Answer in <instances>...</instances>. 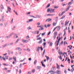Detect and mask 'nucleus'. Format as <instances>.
<instances>
[{"mask_svg": "<svg viewBox=\"0 0 74 74\" xmlns=\"http://www.w3.org/2000/svg\"><path fill=\"white\" fill-rule=\"evenodd\" d=\"M37 27H40V29H39V30H44V28L42 27H43V25H40V26H38Z\"/></svg>", "mask_w": 74, "mask_h": 74, "instance_id": "f257e3e1", "label": "nucleus"}, {"mask_svg": "<svg viewBox=\"0 0 74 74\" xmlns=\"http://www.w3.org/2000/svg\"><path fill=\"white\" fill-rule=\"evenodd\" d=\"M14 34V33H11L8 36H6V38H10V37L12 36V35H13Z\"/></svg>", "mask_w": 74, "mask_h": 74, "instance_id": "f03ea898", "label": "nucleus"}, {"mask_svg": "<svg viewBox=\"0 0 74 74\" xmlns=\"http://www.w3.org/2000/svg\"><path fill=\"white\" fill-rule=\"evenodd\" d=\"M50 13H53L55 12V9H50Z\"/></svg>", "mask_w": 74, "mask_h": 74, "instance_id": "7ed1b4c3", "label": "nucleus"}, {"mask_svg": "<svg viewBox=\"0 0 74 74\" xmlns=\"http://www.w3.org/2000/svg\"><path fill=\"white\" fill-rule=\"evenodd\" d=\"M41 64H42V65L43 67H45V64H44V61H41Z\"/></svg>", "mask_w": 74, "mask_h": 74, "instance_id": "20e7f679", "label": "nucleus"}, {"mask_svg": "<svg viewBox=\"0 0 74 74\" xmlns=\"http://www.w3.org/2000/svg\"><path fill=\"white\" fill-rule=\"evenodd\" d=\"M56 73L57 74H61V71L59 70H57Z\"/></svg>", "mask_w": 74, "mask_h": 74, "instance_id": "39448f33", "label": "nucleus"}, {"mask_svg": "<svg viewBox=\"0 0 74 74\" xmlns=\"http://www.w3.org/2000/svg\"><path fill=\"white\" fill-rule=\"evenodd\" d=\"M18 36H17V35L16 34H14V35L13 37L14 38H18Z\"/></svg>", "mask_w": 74, "mask_h": 74, "instance_id": "423d86ee", "label": "nucleus"}, {"mask_svg": "<svg viewBox=\"0 0 74 74\" xmlns=\"http://www.w3.org/2000/svg\"><path fill=\"white\" fill-rule=\"evenodd\" d=\"M22 41L23 42H26V43L29 42L28 40H25L24 39H23Z\"/></svg>", "mask_w": 74, "mask_h": 74, "instance_id": "0eeeda50", "label": "nucleus"}, {"mask_svg": "<svg viewBox=\"0 0 74 74\" xmlns=\"http://www.w3.org/2000/svg\"><path fill=\"white\" fill-rule=\"evenodd\" d=\"M52 21V19L51 18H48L47 19V20L46 21V22H51Z\"/></svg>", "mask_w": 74, "mask_h": 74, "instance_id": "6e6552de", "label": "nucleus"}, {"mask_svg": "<svg viewBox=\"0 0 74 74\" xmlns=\"http://www.w3.org/2000/svg\"><path fill=\"white\" fill-rule=\"evenodd\" d=\"M16 49H17V50H18L19 51H22V49H21V48L19 47H17Z\"/></svg>", "mask_w": 74, "mask_h": 74, "instance_id": "1a4fd4ad", "label": "nucleus"}, {"mask_svg": "<svg viewBox=\"0 0 74 74\" xmlns=\"http://www.w3.org/2000/svg\"><path fill=\"white\" fill-rule=\"evenodd\" d=\"M65 12H65V11H63L62 13H61V14H59V15L60 16H61V15H63V14L65 13Z\"/></svg>", "mask_w": 74, "mask_h": 74, "instance_id": "9d476101", "label": "nucleus"}, {"mask_svg": "<svg viewBox=\"0 0 74 74\" xmlns=\"http://www.w3.org/2000/svg\"><path fill=\"white\" fill-rule=\"evenodd\" d=\"M42 39H41V40H40L38 42V44H42Z\"/></svg>", "mask_w": 74, "mask_h": 74, "instance_id": "9b49d317", "label": "nucleus"}, {"mask_svg": "<svg viewBox=\"0 0 74 74\" xmlns=\"http://www.w3.org/2000/svg\"><path fill=\"white\" fill-rule=\"evenodd\" d=\"M71 8V6L69 5V7H68V8L66 9V10H65V11H67L70 8Z\"/></svg>", "mask_w": 74, "mask_h": 74, "instance_id": "f8f14e48", "label": "nucleus"}, {"mask_svg": "<svg viewBox=\"0 0 74 74\" xmlns=\"http://www.w3.org/2000/svg\"><path fill=\"white\" fill-rule=\"evenodd\" d=\"M21 37H20L17 40V41L15 42V44H16V43H17V42H18V41H19L20 40H21Z\"/></svg>", "mask_w": 74, "mask_h": 74, "instance_id": "ddd939ff", "label": "nucleus"}, {"mask_svg": "<svg viewBox=\"0 0 74 74\" xmlns=\"http://www.w3.org/2000/svg\"><path fill=\"white\" fill-rule=\"evenodd\" d=\"M8 10L9 12L11 13V8H10L9 6L8 7Z\"/></svg>", "mask_w": 74, "mask_h": 74, "instance_id": "4468645a", "label": "nucleus"}, {"mask_svg": "<svg viewBox=\"0 0 74 74\" xmlns=\"http://www.w3.org/2000/svg\"><path fill=\"white\" fill-rule=\"evenodd\" d=\"M49 72L51 74H54L55 73V72H54V71H49Z\"/></svg>", "mask_w": 74, "mask_h": 74, "instance_id": "2eb2a0df", "label": "nucleus"}, {"mask_svg": "<svg viewBox=\"0 0 74 74\" xmlns=\"http://www.w3.org/2000/svg\"><path fill=\"white\" fill-rule=\"evenodd\" d=\"M36 18H41V16H39L38 15H36Z\"/></svg>", "mask_w": 74, "mask_h": 74, "instance_id": "dca6fc26", "label": "nucleus"}, {"mask_svg": "<svg viewBox=\"0 0 74 74\" xmlns=\"http://www.w3.org/2000/svg\"><path fill=\"white\" fill-rule=\"evenodd\" d=\"M45 57H46L47 59V61H48V60H49V57H47L46 56H45Z\"/></svg>", "mask_w": 74, "mask_h": 74, "instance_id": "f3484780", "label": "nucleus"}, {"mask_svg": "<svg viewBox=\"0 0 74 74\" xmlns=\"http://www.w3.org/2000/svg\"><path fill=\"white\" fill-rule=\"evenodd\" d=\"M36 68L37 69H42V67L40 66H37Z\"/></svg>", "mask_w": 74, "mask_h": 74, "instance_id": "a211bd4d", "label": "nucleus"}, {"mask_svg": "<svg viewBox=\"0 0 74 74\" xmlns=\"http://www.w3.org/2000/svg\"><path fill=\"white\" fill-rule=\"evenodd\" d=\"M40 47H38V48H37V49L36 51H37V52H39V51L40 50Z\"/></svg>", "mask_w": 74, "mask_h": 74, "instance_id": "6ab92c4d", "label": "nucleus"}, {"mask_svg": "<svg viewBox=\"0 0 74 74\" xmlns=\"http://www.w3.org/2000/svg\"><path fill=\"white\" fill-rule=\"evenodd\" d=\"M13 59H14V61H15L16 63L17 61H16V57H13Z\"/></svg>", "mask_w": 74, "mask_h": 74, "instance_id": "aec40b11", "label": "nucleus"}, {"mask_svg": "<svg viewBox=\"0 0 74 74\" xmlns=\"http://www.w3.org/2000/svg\"><path fill=\"white\" fill-rule=\"evenodd\" d=\"M73 3V2H72L71 1V2H69L68 3V5H71V4H72Z\"/></svg>", "mask_w": 74, "mask_h": 74, "instance_id": "412c9836", "label": "nucleus"}, {"mask_svg": "<svg viewBox=\"0 0 74 74\" xmlns=\"http://www.w3.org/2000/svg\"><path fill=\"white\" fill-rule=\"evenodd\" d=\"M50 5H51V4L50 3H49L48 5L46 7V8H48L50 6Z\"/></svg>", "mask_w": 74, "mask_h": 74, "instance_id": "4be33fe9", "label": "nucleus"}, {"mask_svg": "<svg viewBox=\"0 0 74 74\" xmlns=\"http://www.w3.org/2000/svg\"><path fill=\"white\" fill-rule=\"evenodd\" d=\"M1 8L2 10H4V7L2 5H1Z\"/></svg>", "mask_w": 74, "mask_h": 74, "instance_id": "5701e85b", "label": "nucleus"}, {"mask_svg": "<svg viewBox=\"0 0 74 74\" xmlns=\"http://www.w3.org/2000/svg\"><path fill=\"white\" fill-rule=\"evenodd\" d=\"M58 58H59L60 59V60H62V57H61V56H58Z\"/></svg>", "mask_w": 74, "mask_h": 74, "instance_id": "b1692460", "label": "nucleus"}, {"mask_svg": "<svg viewBox=\"0 0 74 74\" xmlns=\"http://www.w3.org/2000/svg\"><path fill=\"white\" fill-rule=\"evenodd\" d=\"M58 52L60 55H61V53H60V49H59Z\"/></svg>", "mask_w": 74, "mask_h": 74, "instance_id": "393cba45", "label": "nucleus"}, {"mask_svg": "<svg viewBox=\"0 0 74 74\" xmlns=\"http://www.w3.org/2000/svg\"><path fill=\"white\" fill-rule=\"evenodd\" d=\"M14 44L13 42H12L10 43V44H8V45H13Z\"/></svg>", "mask_w": 74, "mask_h": 74, "instance_id": "a878e982", "label": "nucleus"}, {"mask_svg": "<svg viewBox=\"0 0 74 74\" xmlns=\"http://www.w3.org/2000/svg\"><path fill=\"white\" fill-rule=\"evenodd\" d=\"M7 45H8L7 44H6L5 45H3V48H4V47H6V46H7Z\"/></svg>", "mask_w": 74, "mask_h": 74, "instance_id": "bb28decb", "label": "nucleus"}, {"mask_svg": "<svg viewBox=\"0 0 74 74\" xmlns=\"http://www.w3.org/2000/svg\"><path fill=\"white\" fill-rule=\"evenodd\" d=\"M37 60H35L34 62V64H36V63H37Z\"/></svg>", "mask_w": 74, "mask_h": 74, "instance_id": "cd10ccee", "label": "nucleus"}, {"mask_svg": "<svg viewBox=\"0 0 74 74\" xmlns=\"http://www.w3.org/2000/svg\"><path fill=\"white\" fill-rule=\"evenodd\" d=\"M50 10H51V9H49V8L47 10V12H50Z\"/></svg>", "mask_w": 74, "mask_h": 74, "instance_id": "c85d7f7f", "label": "nucleus"}, {"mask_svg": "<svg viewBox=\"0 0 74 74\" xmlns=\"http://www.w3.org/2000/svg\"><path fill=\"white\" fill-rule=\"evenodd\" d=\"M52 45H53V43L52 42H51L49 46L51 47V46H52Z\"/></svg>", "mask_w": 74, "mask_h": 74, "instance_id": "c756f323", "label": "nucleus"}, {"mask_svg": "<svg viewBox=\"0 0 74 74\" xmlns=\"http://www.w3.org/2000/svg\"><path fill=\"white\" fill-rule=\"evenodd\" d=\"M33 19H29V22H32V21H33Z\"/></svg>", "mask_w": 74, "mask_h": 74, "instance_id": "7c9ffc66", "label": "nucleus"}, {"mask_svg": "<svg viewBox=\"0 0 74 74\" xmlns=\"http://www.w3.org/2000/svg\"><path fill=\"white\" fill-rule=\"evenodd\" d=\"M46 50L45 49L43 53V56H44V54H45V51Z\"/></svg>", "mask_w": 74, "mask_h": 74, "instance_id": "2f4dec72", "label": "nucleus"}, {"mask_svg": "<svg viewBox=\"0 0 74 74\" xmlns=\"http://www.w3.org/2000/svg\"><path fill=\"white\" fill-rule=\"evenodd\" d=\"M53 26H56V23H55V22H53Z\"/></svg>", "mask_w": 74, "mask_h": 74, "instance_id": "473e14b6", "label": "nucleus"}, {"mask_svg": "<svg viewBox=\"0 0 74 74\" xmlns=\"http://www.w3.org/2000/svg\"><path fill=\"white\" fill-rule=\"evenodd\" d=\"M0 59L1 60H3V57H2L1 56H0Z\"/></svg>", "mask_w": 74, "mask_h": 74, "instance_id": "72a5a7b5", "label": "nucleus"}, {"mask_svg": "<svg viewBox=\"0 0 74 74\" xmlns=\"http://www.w3.org/2000/svg\"><path fill=\"white\" fill-rule=\"evenodd\" d=\"M36 40H42V39H41V37H39L38 38L36 39Z\"/></svg>", "mask_w": 74, "mask_h": 74, "instance_id": "f704fd0d", "label": "nucleus"}, {"mask_svg": "<svg viewBox=\"0 0 74 74\" xmlns=\"http://www.w3.org/2000/svg\"><path fill=\"white\" fill-rule=\"evenodd\" d=\"M51 14H46L45 15V16H51Z\"/></svg>", "mask_w": 74, "mask_h": 74, "instance_id": "c9c22d12", "label": "nucleus"}, {"mask_svg": "<svg viewBox=\"0 0 74 74\" xmlns=\"http://www.w3.org/2000/svg\"><path fill=\"white\" fill-rule=\"evenodd\" d=\"M3 65H5V66H8V64H3Z\"/></svg>", "mask_w": 74, "mask_h": 74, "instance_id": "e433bc0d", "label": "nucleus"}, {"mask_svg": "<svg viewBox=\"0 0 74 74\" xmlns=\"http://www.w3.org/2000/svg\"><path fill=\"white\" fill-rule=\"evenodd\" d=\"M54 36H56L57 35V32H55L54 34Z\"/></svg>", "mask_w": 74, "mask_h": 74, "instance_id": "4c0bfd02", "label": "nucleus"}, {"mask_svg": "<svg viewBox=\"0 0 74 74\" xmlns=\"http://www.w3.org/2000/svg\"><path fill=\"white\" fill-rule=\"evenodd\" d=\"M57 67L58 69H60V66H59V65L57 66Z\"/></svg>", "mask_w": 74, "mask_h": 74, "instance_id": "58836bf2", "label": "nucleus"}, {"mask_svg": "<svg viewBox=\"0 0 74 74\" xmlns=\"http://www.w3.org/2000/svg\"><path fill=\"white\" fill-rule=\"evenodd\" d=\"M13 20H14V18H13L11 21V23L12 24V23H13Z\"/></svg>", "mask_w": 74, "mask_h": 74, "instance_id": "ea45409f", "label": "nucleus"}, {"mask_svg": "<svg viewBox=\"0 0 74 74\" xmlns=\"http://www.w3.org/2000/svg\"><path fill=\"white\" fill-rule=\"evenodd\" d=\"M64 32V34L63 35V36H64V35H65V34H66V32L65 31V29H64L63 30Z\"/></svg>", "mask_w": 74, "mask_h": 74, "instance_id": "a19ab883", "label": "nucleus"}, {"mask_svg": "<svg viewBox=\"0 0 74 74\" xmlns=\"http://www.w3.org/2000/svg\"><path fill=\"white\" fill-rule=\"evenodd\" d=\"M4 14H3L2 15V19H4Z\"/></svg>", "mask_w": 74, "mask_h": 74, "instance_id": "79ce46f5", "label": "nucleus"}, {"mask_svg": "<svg viewBox=\"0 0 74 74\" xmlns=\"http://www.w3.org/2000/svg\"><path fill=\"white\" fill-rule=\"evenodd\" d=\"M57 27H55L54 29L53 30V32H54V31H55V30L57 28Z\"/></svg>", "mask_w": 74, "mask_h": 74, "instance_id": "37998d69", "label": "nucleus"}, {"mask_svg": "<svg viewBox=\"0 0 74 74\" xmlns=\"http://www.w3.org/2000/svg\"><path fill=\"white\" fill-rule=\"evenodd\" d=\"M46 33L45 32L44 33H42V36H44V35H45Z\"/></svg>", "mask_w": 74, "mask_h": 74, "instance_id": "c03bdc74", "label": "nucleus"}, {"mask_svg": "<svg viewBox=\"0 0 74 74\" xmlns=\"http://www.w3.org/2000/svg\"><path fill=\"white\" fill-rule=\"evenodd\" d=\"M5 58L6 59H8V56H5Z\"/></svg>", "mask_w": 74, "mask_h": 74, "instance_id": "a18cd8bd", "label": "nucleus"}, {"mask_svg": "<svg viewBox=\"0 0 74 74\" xmlns=\"http://www.w3.org/2000/svg\"><path fill=\"white\" fill-rule=\"evenodd\" d=\"M45 45H46V42H45L43 43V46H45Z\"/></svg>", "mask_w": 74, "mask_h": 74, "instance_id": "49530a36", "label": "nucleus"}, {"mask_svg": "<svg viewBox=\"0 0 74 74\" xmlns=\"http://www.w3.org/2000/svg\"><path fill=\"white\" fill-rule=\"evenodd\" d=\"M12 58H9V60H12Z\"/></svg>", "mask_w": 74, "mask_h": 74, "instance_id": "de8ad7c7", "label": "nucleus"}, {"mask_svg": "<svg viewBox=\"0 0 74 74\" xmlns=\"http://www.w3.org/2000/svg\"><path fill=\"white\" fill-rule=\"evenodd\" d=\"M28 30H30V29H32V28L30 27H28Z\"/></svg>", "mask_w": 74, "mask_h": 74, "instance_id": "09e8293b", "label": "nucleus"}, {"mask_svg": "<svg viewBox=\"0 0 74 74\" xmlns=\"http://www.w3.org/2000/svg\"><path fill=\"white\" fill-rule=\"evenodd\" d=\"M56 35H54V39H55L56 38Z\"/></svg>", "mask_w": 74, "mask_h": 74, "instance_id": "8fccbe9b", "label": "nucleus"}, {"mask_svg": "<svg viewBox=\"0 0 74 74\" xmlns=\"http://www.w3.org/2000/svg\"><path fill=\"white\" fill-rule=\"evenodd\" d=\"M3 60H5V58L4 57H3Z\"/></svg>", "mask_w": 74, "mask_h": 74, "instance_id": "3c124183", "label": "nucleus"}, {"mask_svg": "<svg viewBox=\"0 0 74 74\" xmlns=\"http://www.w3.org/2000/svg\"><path fill=\"white\" fill-rule=\"evenodd\" d=\"M29 38V35H28L26 37V38L27 39Z\"/></svg>", "mask_w": 74, "mask_h": 74, "instance_id": "603ef678", "label": "nucleus"}, {"mask_svg": "<svg viewBox=\"0 0 74 74\" xmlns=\"http://www.w3.org/2000/svg\"><path fill=\"white\" fill-rule=\"evenodd\" d=\"M64 17H65V16H63L61 18V19H63V18H64Z\"/></svg>", "mask_w": 74, "mask_h": 74, "instance_id": "864d4df0", "label": "nucleus"}, {"mask_svg": "<svg viewBox=\"0 0 74 74\" xmlns=\"http://www.w3.org/2000/svg\"><path fill=\"white\" fill-rule=\"evenodd\" d=\"M51 26V25L50 24H48L47 25V27H49V26Z\"/></svg>", "mask_w": 74, "mask_h": 74, "instance_id": "5fc2aeb1", "label": "nucleus"}, {"mask_svg": "<svg viewBox=\"0 0 74 74\" xmlns=\"http://www.w3.org/2000/svg\"><path fill=\"white\" fill-rule=\"evenodd\" d=\"M20 68H21L22 67V64H20V66H19Z\"/></svg>", "mask_w": 74, "mask_h": 74, "instance_id": "6e6d98bb", "label": "nucleus"}, {"mask_svg": "<svg viewBox=\"0 0 74 74\" xmlns=\"http://www.w3.org/2000/svg\"><path fill=\"white\" fill-rule=\"evenodd\" d=\"M32 34H36V33H35V32H32Z\"/></svg>", "mask_w": 74, "mask_h": 74, "instance_id": "4d7b16f0", "label": "nucleus"}, {"mask_svg": "<svg viewBox=\"0 0 74 74\" xmlns=\"http://www.w3.org/2000/svg\"><path fill=\"white\" fill-rule=\"evenodd\" d=\"M50 59H51V60H50V62H52V58H51Z\"/></svg>", "mask_w": 74, "mask_h": 74, "instance_id": "13d9d810", "label": "nucleus"}, {"mask_svg": "<svg viewBox=\"0 0 74 74\" xmlns=\"http://www.w3.org/2000/svg\"><path fill=\"white\" fill-rule=\"evenodd\" d=\"M67 21H66L65 22V25H67Z\"/></svg>", "mask_w": 74, "mask_h": 74, "instance_id": "bf43d9fd", "label": "nucleus"}, {"mask_svg": "<svg viewBox=\"0 0 74 74\" xmlns=\"http://www.w3.org/2000/svg\"><path fill=\"white\" fill-rule=\"evenodd\" d=\"M21 53H22V52L21 51L19 52H18V54H19V55H21Z\"/></svg>", "mask_w": 74, "mask_h": 74, "instance_id": "052dcab7", "label": "nucleus"}, {"mask_svg": "<svg viewBox=\"0 0 74 74\" xmlns=\"http://www.w3.org/2000/svg\"><path fill=\"white\" fill-rule=\"evenodd\" d=\"M36 32H37V34H38V33H39V31H36Z\"/></svg>", "mask_w": 74, "mask_h": 74, "instance_id": "680f3d73", "label": "nucleus"}, {"mask_svg": "<svg viewBox=\"0 0 74 74\" xmlns=\"http://www.w3.org/2000/svg\"><path fill=\"white\" fill-rule=\"evenodd\" d=\"M40 48H41V51H42V50H43V49L42 48V47H40Z\"/></svg>", "mask_w": 74, "mask_h": 74, "instance_id": "e2e57ef3", "label": "nucleus"}, {"mask_svg": "<svg viewBox=\"0 0 74 74\" xmlns=\"http://www.w3.org/2000/svg\"><path fill=\"white\" fill-rule=\"evenodd\" d=\"M50 34H51V32H50L49 33L47 34L48 36H49V35H50Z\"/></svg>", "mask_w": 74, "mask_h": 74, "instance_id": "0e129e2a", "label": "nucleus"}, {"mask_svg": "<svg viewBox=\"0 0 74 74\" xmlns=\"http://www.w3.org/2000/svg\"><path fill=\"white\" fill-rule=\"evenodd\" d=\"M64 73H65L66 74V73H67V71H66V70H65L64 71Z\"/></svg>", "mask_w": 74, "mask_h": 74, "instance_id": "69168bd1", "label": "nucleus"}, {"mask_svg": "<svg viewBox=\"0 0 74 74\" xmlns=\"http://www.w3.org/2000/svg\"><path fill=\"white\" fill-rule=\"evenodd\" d=\"M11 71V70H8L7 71V73H9V72H10V71Z\"/></svg>", "mask_w": 74, "mask_h": 74, "instance_id": "338daca9", "label": "nucleus"}, {"mask_svg": "<svg viewBox=\"0 0 74 74\" xmlns=\"http://www.w3.org/2000/svg\"><path fill=\"white\" fill-rule=\"evenodd\" d=\"M35 72V70H32V73H34Z\"/></svg>", "mask_w": 74, "mask_h": 74, "instance_id": "774afa93", "label": "nucleus"}]
</instances>
